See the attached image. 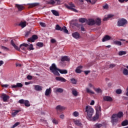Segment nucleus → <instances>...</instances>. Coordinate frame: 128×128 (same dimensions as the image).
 I'll return each mask as SVG.
<instances>
[{
	"mask_svg": "<svg viewBox=\"0 0 128 128\" xmlns=\"http://www.w3.org/2000/svg\"><path fill=\"white\" fill-rule=\"evenodd\" d=\"M11 44L14 46V48L18 50V52H20V49L24 51V54H26V48L28 47V44L23 43L20 45V48H19L14 42V40H11Z\"/></svg>",
	"mask_w": 128,
	"mask_h": 128,
	"instance_id": "obj_1",
	"label": "nucleus"
},
{
	"mask_svg": "<svg viewBox=\"0 0 128 128\" xmlns=\"http://www.w3.org/2000/svg\"><path fill=\"white\" fill-rule=\"evenodd\" d=\"M124 116V113L122 112H119L117 114H114L112 116V122L113 126H114L118 122V118Z\"/></svg>",
	"mask_w": 128,
	"mask_h": 128,
	"instance_id": "obj_2",
	"label": "nucleus"
},
{
	"mask_svg": "<svg viewBox=\"0 0 128 128\" xmlns=\"http://www.w3.org/2000/svg\"><path fill=\"white\" fill-rule=\"evenodd\" d=\"M50 70L54 76H60V74L58 72L59 68L56 67V65L55 64H52V66L50 67Z\"/></svg>",
	"mask_w": 128,
	"mask_h": 128,
	"instance_id": "obj_3",
	"label": "nucleus"
},
{
	"mask_svg": "<svg viewBox=\"0 0 128 128\" xmlns=\"http://www.w3.org/2000/svg\"><path fill=\"white\" fill-rule=\"evenodd\" d=\"M94 108H92L90 106H86L85 108V112L87 114V118L90 119L92 116V114H94Z\"/></svg>",
	"mask_w": 128,
	"mask_h": 128,
	"instance_id": "obj_4",
	"label": "nucleus"
},
{
	"mask_svg": "<svg viewBox=\"0 0 128 128\" xmlns=\"http://www.w3.org/2000/svg\"><path fill=\"white\" fill-rule=\"evenodd\" d=\"M128 24V20L122 18L119 19L118 21L117 26H124L126 24Z\"/></svg>",
	"mask_w": 128,
	"mask_h": 128,
	"instance_id": "obj_5",
	"label": "nucleus"
},
{
	"mask_svg": "<svg viewBox=\"0 0 128 128\" xmlns=\"http://www.w3.org/2000/svg\"><path fill=\"white\" fill-rule=\"evenodd\" d=\"M56 30H60L61 32H65V34H68V29H66V27L63 26L60 27V25L57 24L56 25Z\"/></svg>",
	"mask_w": 128,
	"mask_h": 128,
	"instance_id": "obj_6",
	"label": "nucleus"
},
{
	"mask_svg": "<svg viewBox=\"0 0 128 128\" xmlns=\"http://www.w3.org/2000/svg\"><path fill=\"white\" fill-rule=\"evenodd\" d=\"M66 8H68V10H72V12H78V10H76V8H76V6L72 2H70L69 4L68 5H66Z\"/></svg>",
	"mask_w": 128,
	"mask_h": 128,
	"instance_id": "obj_7",
	"label": "nucleus"
},
{
	"mask_svg": "<svg viewBox=\"0 0 128 128\" xmlns=\"http://www.w3.org/2000/svg\"><path fill=\"white\" fill-rule=\"evenodd\" d=\"M18 102L21 104H24L25 106H30V102L28 100L21 99L18 100Z\"/></svg>",
	"mask_w": 128,
	"mask_h": 128,
	"instance_id": "obj_8",
	"label": "nucleus"
},
{
	"mask_svg": "<svg viewBox=\"0 0 128 128\" xmlns=\"http://www.w3.org/2000/svg\"><path fill=\"white\" fill-rule=\"evenodd\" d=\"M56 109L57 112V114H58L60 112H62V110H66V107L58 105L56 106Z\"/></svg>",
	"mask_w": 128,
	"mask_h": 128,
	"instance_id": "obj_9",
	"label": "nucleus"
},
{
	"mask_svg": "<svg viewBox=\"0 0 128 128\" xmlns=\"http://www.w3.org/2000/svg\"><path fill=\"white\" fill-rule=\"evenodd\" d=\"M36 40H38V36L34 35L32 38H28V42H34Z\"/></svg>",
	"mask_w": 128,
	"mask_h": 128,
	"instance_id": "obj_10",
	"label": "nucleus"
},
{
	"mask_svg": "<svg viewBox=\"0 0 128 128\" xmlns=\"http://www.w3.org/2000/svg\"><path fill=\"white\" fill-rule=\"evenodd\" d=\"M88 26H94V24H96V20L94 19H88Z\"/></svg>",
	"mask_w": 128,
	"mask_h": 128,
	"instance_id": "obj_11",
	"label": "nucleus"
},
{
	"mask_svg": "<svg viewBox=\"0 0 128 128\" xmlns=\"http://www.w3.org/2000/svg\"><path fill=\"white\" fill-rule=\"evenodd\" d=\"M2 96L4 102H8V100H10V96L6 94H2Z\"/></svg>",
	"mask_w": 128,
	"mask_h": 128,
	"instance_id": "obj_12",
	"label": "nucleus"
},
{
	"mask_svg": "<svg viewBox=\"0 0 128 128\" xmlns=\"http://www.w3.org/2000/svg\"><path fill=\"white\" fill-rule=\"evenodd\" d=\"M56 80L58 82H66V80L62 77H56Z\"/></svg>",
	"mask_w": 128,
	"mask_h": 128,
	"instance_id": "obj_13",
	"label": "nucleus"
},
{
	"mask_svg": "<svg viewBox=\"0 0 128 128\" xmlns=\"http://www.w3.org/2000/svg\"><path fill=\"white\" fill-rule=\"evenodd\" d=\"M72 36L74 38H76V40H78V38H80V34L78 32H75L73 34H72Z\"/></svg>",
	"mask_w": 128,
	"mask_h": 128,
	"instance_id": "obj_14",
	"label": "nucleus"
},
{
	"mask_svg": "<svg viewBox=\"0 0 128 128\" xmlns=\"http://www.w3.org/2000/svg\"><path fill=\"white\" fill-rule=\"evenodd\" d=\"M111 38H112L110 37V36L106 35L102 39V42H107L108 40H110Z\"/></svg>",
	"mask_w": 128,
	"mask_h": 128,
	"instance_id": "obj_15",
	"label": "nucleus"
},
{
	"mask_svg": "<svg viewBox=\"0 0 128 128\" xmlns=\"http://www.w3.org/2000/svg\"><path fill=\"white\" fill-rule=\"evenodd\" d=\"M34 90H36L37 92H40V90H42V88L40 86L34 85Z\"/></svg>",
	"mask_w": 128,
	"mask_h": 128,
	"instance_id": "obj_16",
	"label": "nucleus"
},
{
	"mask_svg": "<svg viewBox=\"0 0 128 128\" xmlns=\"http://www.w3.org/2000/svg\"><path fill=\"white\" fill-rule=\"evenodd\" d=\"M50 94H52V88H47L45 92V96H48Z\"/></svg>",
	"mask_w": 128,
	"mask_h": 128,
	"instance_id": "obj_17",
	"label": "nucleus"
},
{
	"mask_svg": "<svg viewBox=\"0 0 128 128\" xmlns=\"http://www.w3.org/2000/svg\"><path fill=\"white\" fill-rule=\"evenodd\" d=\"M113 16H114L113 15L108 14L104 16V18L103 19V20L104 22H106V20H108L110 18H112Z\"/></svg>",
	"mask_w": 128,
	"mask_h": 128,
	"instance_id": "obj_18",
	"label": "nucleus"
},
{
	"mask_svg": "<svg viewBox=\"0 0 128 128\" xmlns=\"http://www.w3.org/2000/svg\"><path fill=\"white\" fill-rule=\"evenodd\" d=\"M64 92V89L62 88H54V92Z\"/></svg>",
	"mask_w": 128,
	"mask_h": 128,
	"instance_id": "obj_19",
	"label": "nucleus"
},
{
	"mask_svg": "<svg viewBox=\"0 0 128 128\" xmlns=\"http://www.w3.org/2000/svg\"><path fill=\"white\" fill-rule=\"evenodd\" d=\"M104 100H106V102H112V98L108 96H104Z\"/></svg>",
	"mask_w": 128,
	"mask_h": 128,
	"instance_id": "obj_20",
	"label": "nucleus"
},
{
	"mask_svg": "<svg viewBox=\"0 0 128 128\" xmlns=\"http://www.w3.org/2000/svg\"><path fill=\"white\" fill-rule=\"evenodd\" d=\"M95 24H96V26H100V24H102V20L100 18H97L95 20Z\"/></svg>",
	"mask_w": 128,
	"mask_h": 128,
	"instance_id": "obj_21",
	"label": "nucleus"
},
{
	"mask_svg": "<svg viewBox=\"0 0 128 128\" xmlns=\"http://www.w3.org/2000/svg\"><path fill=\"white\" fill-rule=\"evenodd\" d=\"M82 66H79L77 67L76 68V74H80V72H82Z\"/></svg>",
	"mask_w": 128,
	"mask_h": 128,
	"instance_id": "obj_22",
	"label": "nucleus"
},
{
	"mask_svg": "<svg viewBox=\"0 0 128 128\" xmlns=\"http://www.w3.org/2000/svg\"><path fill=\"white\" fill-rule=\"evenodd\" d=\"M16 6L18 8L19 12H22L24 10V6L22 5H20L18 4H16Z\"/></svg>",
	"mask_w": 128,
	"mask_h": 128,
	"instance_id": "obj_23",
	"label": "nucleus"
},
{
	"mask_svg": "<svg viewBox=\"0 0 128 128\" xmlns=\"http://www.w3.org/2000/svg\"><path fill=\"white\" fill-rule=\"evenodd\" d=\"M61 62H70V58L67 56H64L62 58Z\"/></svg>",
	"mask_w": 128,
	"mask_h": 128,
	"instance_id": "obj_24",
	"label": "nucleus"
},
{
	"mask_svg": "<svg viewBox=\"0 0 128 128\" xmlns=\"http://www.w3.org/2000/svg\"><path fill=\"white\" fill-rule=\"evenodd\" d=\"M52 14H54V16H60V13H58V12L52 10H51Z\"/></svg>",
	"mask_w": 128,
	"mask_h": 128,
	"instance_id": "obj_25",
	"label": "nucleus"
},
{
	"mask_svg": "<svg viewBox=\"0 0 128 128\" xmlns=\"http://www.w3.org/2000/svg\"><path fill=\"white\" fill-rule=\"evenodd\" d=\"M96 108V114H100V110H101V108L100 106H97L95 107Z\"/></svg>",
	"mask_w": 128,
	"mask_h": 128,
	"instance_id": "obj_26",
	"label": "nucleus"
},
{
	"mask_svg": "<svg viewBox=\"0 0 128 128\" xmlns=\"http://www.w3.org/2000/svg\"><path fill=\"white\" fill-rule=\"evenodd\" d=\"M19 26L22 28H25V26H26V22H22L20 24Z\"/></svg>",
	"mask_w": 128,
	"mask_h": 128,
	"instance_id": "obj_27",
	"label": "nucleus"
},
{
	"mask_svg": "<svg viewBox=\"0 0 128 128\" xmlns=\"http://www.w3.org/2000/svg\"><path fill=\"white\" fill-rule=\"evenodd\" d=\"M58 72H60V74H68V70H60V69H58Z\"/></svg>",
	"mask_w": 128,
	"mask_h": 128,
	"instance_id": "obj_28",
	"label": "nucleus"
},
{
	"mask_svg": "<svg viewBox=\"0 0 128 128\" xmlns=\"http://www.w3.org/2000/svg\"><path fill=\"white\" fill-rule=\"evenodd\" d=\"M72 94L74 96H78V91L74 88L72 89Z\"/></svg>",
	"mask_w": 128,
	"mask_h": 128,
	"instance_id": "obj_29",
	"label": "nucleus"
},
{
	"mask_svg": "<svg viewBox=\"0 0 128 128\" xmlns=\"http://www.w3.org/2000/svg\"><path fill=\"white\" fill-rule=\"evenodd\" d=\"M14 112H12V114L13 116H16L18 112H20V110H14Z\"/></svg>",
	"mask_w": 128,
	"mask_h": 128,
	"instance_id": "obj_30",
	"label": "nucleus"
},
{
	"mask_svg": "<svg viewBox=\"0 0 128 128\" xmlns=\"http://www.w3.org/2000/svg\"><path fill=\"white\" fill-rule=\"evenodd\" d=\"M86 92L88 94H94V92L90 90L88 88H86Z\"/></svg>",
	"mask_w": 128,
	"mask_h": 128,
	"instance_id": "obj_31",
	"label": "nucleus"
},
{
	"mask_svg": "<svg viewBox=\"0 0 128 128\" xmlns=\"http://www.w3.org/2000/svg\"><path fill=\"white\" fill-rule=\"evenodd\" d=\"M128 120H125L122 122V126H128Z\"/></svg>",
	"mask_w": 128,
	"mask_h": 128,
	"instance_id": "obj_32",
	"label": "nucleus"
},
{
	"mask_svg": "<svg viewBox=\"0 0 128 128\" xmlns=\"http://www.w3.org/2000/svg\"><path fill=\"white\" fill-rule=\"evenodd\" d=\"M39 4H40L38 3H33L30 4V8H34L35 6H38Z\"/></svg>",
	"mask_w": 128,
	"mask_h": 128,
	"instance_id": "obj_33",
	"label": "nucleus"
},
{
	"mask_svg": "<svg viewBox=\"0 0 128 128\" xmlns=\"http://www.w3.org/2000/svg\"><path fill=\"white\" fill-rule=\"evenodd\" d=\"M124 76H128V70L126 68H124L122 72Z\"/></svg>",
	"mask_w": 128,
	"mask_h": 128,
	"instance_id": "obj_34",
	"label": "nucleus"
},
{
	"mask_svg": "<svg viewBox=\"0 0 128 128\" xmlns=\"http://www.w3.org/2000/svg\"><path fill=\"white\" fill-rule=\"evenodd\" d=\"M114 44L116 46H122V42L120 41L115 40L114 42Z\"/></svg>",
	"mask_w": 128,
	"mask_h": 128,
	"instance_id": "obj_35",
	"label": "nucleus"
},
{
	"mask_svg": "<svg viewBox=\"0 0 128 128\" xmlns=\"http://www.w3.org/2000/svg\"><path fill=\"white\" fill-rule=\"evenodd\" d=\"M94 90H95V92H96L98 93H101L102 92V89H100V88H94Z\"/></svg>",
	"mask_w": 128,
	"mask_h": 128,
	"instance_id": "obj_36",
	"label": "nucleus"
},
{
	"mask_svg": "<svg viewBox=\"0 0 128 128\" xmlns=\"http://www.w3.org/2000/svg\"><path fill=\"white\" fill-rule=\"evenodd\" d=\"M102 126V124H96L94 126V128H100Z\"/></svg>",
	"mask_w": 128,
	"mask_h": 128,
	"instance_id": "obj_37",
	"label": "nucleus"
},
{
	"mask_svg": "<svg viewBox=\"0 0 128 128\" xmlns=\"http://www.w3.org/2000/svg\"><path fill=\"white\" fill-rule=\"evenodd\" d=\"M126 51H120L118 52L119 56H124V54H126Z\"/></svg>",
	"mask_w": 128,
	"mask_h": 128,
	"instance_id": "obj_38",
	"label": "nucleus"
},
{
	"mask_svg": "<svg viewBox=\"0 0 128 128\" xmlns=\"http://www.w3.org/2000/svg\"><path fill=\"white\" fill-rule=\"evenodd\" d=\"M72 116L75 117L78 116H80V114L78 113V112L75 111L73 112Z\"/></svg>",
	"mask_w": 128,
	"mask_h": 128,
	"instance_id": "obj_39",
	"label": "nucleus"
},
{
	"mask_svg": "<svg viewBox=\"0 0 128 128\" xmlns=\"http://www.w3.org/2000/svg\"><path fill=\"white\" fill-rule=\"evenodd\" d=\"M86 20L84 18H80L79 19L80 22H82V24L86 22Z\"/></svg>",
	"mask_w": 128,
	"mask_h": 128,
	"instance_id": "obj_40",
	"label": "nucleus"
},
{
	"mask_svg": "<svg viewBox=\"0 0 128 128\" xmlns=\"http://www.w3.org/2000/svg\"><path fill=\"white\" fill-rule=\"evenodd\" d=\"M48 4H56V1L54 0H51L50 1L48 2Z\"/></svg>",
	"mask_w": 128,
	"mask_h": 128,
	"instance_id": "obj_41",
	"label": "nucleus"
},
{
	"mask_svg": "<svg viewBox=\"0 0 128 128\" xmlns=\"http://www.w3.org/2000/svg\"><path fill=\"white\" fill-rule=\"evenodd\" d=\"M75 124H76V126H82V123L80 122L78 120H76L74 122Z\"/></svg>",
	"mask_w": 128,
	"mask_h": 128,
	"instance_id": "obj_42",
	"label": "nucleus"
},
{
	"mask_svg": "<svg viewBox=\"0 0 128 128\" xmlns=\"http://www.w3.org/2000/svg\"><path fill=\"white\" fill-rule=\"evenodd\" d=\"M36 46H40V48H42V46H44V43L40 42H38L36 44Z\"/></svg>",
	"mask_w": 128,
	"mask_h": 128,
	"instance_id": "obj_43",
	"label": "nucleus"
},
{
	"mask_svg": "<svg viewBox=\"0 0 128 128\" xmlns=\"http://www.w3.org/2000/svg\"><path fill=\"white\" fill-rule=\"evenodd\" d=\"M70 80H71L72 84H76V80L75 78H71Z\"/></svg>",
	"mask_w": 128,
	"mask_h": 128,
	"instance_id": "obj_44",
	"label": "nucleus"
},
{
	"mask_svg": "<svg viewBox=\"0 0 128 128\" xmlns=\"http://www.w3.org/2000/svg\"><path fill=\"white\" fill-rule=\"evenodd\" d=\"M100 114H98L97 113H96V115L95 116H94L93 118V120H98V115Z\"/></svg>",
	"mask_w": 128,
	"mask_h": 128,
	"instance_id": "obj_45",
	"label": "nucleus"
},
{
	"mask_svg": "<svg viewBox=\"0 0 128 128\" xmlns=\"http://www.w3.org/2000/svg\"><path fill=\"white\" fill-rule=\"evenodd\" d=\"M28 48H29V50H34V46H32V44H28Z\"/></svg>",
	"mask_w": 128,
	"mask_h": 128,
	"instance_id": "obj_46",
	"label": "nucleus"
},
{
	"mask_svg": "<svg viewBox=\"0 0 128 128\" xmlns=\"http://www.w3.org/2000/svg\"><path fill=\"white\" fill-rule=\"evenodd\" d=\"M52 122L54 124H58V122L56 119H53Z\"/></svg>",
	"mask_w": 128,
	"mask_h": 128,
	"instance_id": "obj_47",
	"label": "nucleus"
},
{
	"mask_svg": "<svg viewBox=\"0 0 128 128\" xmlns=\"http://www.w3.org/2000/svg\"><path fill=\"white\" fill-rule=\"evenodd\" d=\"M20 122H16L13 125V126L12 127V128H16V126H18V124H20Z\"/></svg>",
	"mask_w": 128,
	"mask_h": 128,
	"instance_id": "obj_48",
	"label": "nucleus"
},
{
	"mask_svg": "<svg viewBox=\"0 0 128 128\" xmlns=\"http://www.w3.org/2000/svg\"><path fill=\"white\" fill-rule=\"evenodd\" d=\"M116 94H122V90L118 89L116 90Z\"/></svg>",
	"mask_w": 128,
	"mask_h": 128,
	"instance_id": "obj_49",
	"label": "nucleus"
},
{
	"mask_svg": "<svg viewBox=\"0 0 128 128\" xmlns=\"http://www.w3.org/2000/svg\"><path fill=\"white\" fill-rule=\"evenodd\" d=\"M17 88H22V83H17L16 84Z\"/></svg>",
	"mask_w": 128,
	"mask_h": 128,
	"instance_id": "obj_50",
	"label": "nucleus"
},
{
	"mask_svg": "<svg viewBox=\"0 0 128 128\" xmlns=\"http://www.w3.org/2000/svg\"><path fill=\"white\" fill-rule=\"evenodd\" d=\"M40 26H42L43 28L46 27V24H44V22H40Z\"/></svg>",
	"mask_w": 128,
	"mask_h": 128,
	"instance_id": "obj_51",
	"label": "nucleus"
},
{
	"mask_svg": "<svg viewBox=\"0 0 128 128\" xmlns=\"http://www.w3.org/2000/svg\"><path fill=\"white\" fill-rule=\"evenodd\" d=\"M2 50H8V48L6 46H2Z\"/></svg>",
	"mask_w": 128,
	"mask_h": 128,
	"instance_id": "obj_52",
	"label": "nucleus"
},
{
	"mask_svg": "<svg viewBox=\"0 0 128 128\" xmlns=\"http://www.w3.org/2000/svg\"><path fill=\"white\" fill-rule=\"evenodd\" d=\"M60 118H61L62 120H64V114H61L60 116Z\"/></svg>",
	"mask_w": 128,
	"mask_h": 128,
	"instance_id": "obj_53",
	"label": "nucleus"
},
{
	"mask_svg": "<svg viewBox=\"0 0 128 128\" xmlns=\"http://www.w3.org/2000/svg\"><path fill=\"white\" fill-rule=\"evenodd\" d=\"M27 78L29 80H32V76L28 75L27 76Z\"/></svg>",
	"mask_w": 128,
	"mask_h": 128,
	"instance_id": "obj_54",
	"label": "nucleus"
},
{
	"mask_svg": "<svg viewBox=\"0 0 128 128\" xmlns=\"http://www.w3.org/2000/svg\"><path fill=\"white\" fill-rule=\"evenodd\" d=\"M114 66H116V64H110L109 68H114Z\"/></svg>",
	"mask_w": 128,
	"mask_h": 128,
	"instance_id": "obj_55",
	"label": "nucleus"
},
{
	"mask_svg": "<svg viewBox=\"0 0 128 128\" xmlns=\"http://www.w3.org/2000/svg\"><path fill=\"white\" fill-rule=\"evenodd\" d=\"M88 86H89V88H93L94 90V85H92V84L90 83Z\"/></svg>",
	"mask_w": 128,
	"mask_h": 128,
	"instance_id": "obj_56",
	"label": "nucleus"
},
{
	"mask_svg": "<svg viewBox=\"0 0 128 128\" xmlns=\"http://www.w3.org/2000/svg\"><path fill=\"white\" fill-rule=\"evenodd\" d=\"M30 32H26V34H25V36L26 38H28V34H30Z\"/></svg>",
	"mask_w": 128,
	"mask_h": 128,
	"instance_id": "obj_57",
	"label": "nucleus"
},
{
	"mask_svg": "<svg viewBox=\"0 0 128 128\" xmlns=\"http://www.w3.org/2000/svg\"><path fill=\"white\" fill-rule=\"evenodd\" d=\"M50 42L52 44H54L56 42V40L54 38H52L50 40Z\"/></svg>",
	"mask_w": 128,
	"mask_h": 128,
	"instance_id": "obj_58",
	"label": "nucleus"
},
{
	"mask_svg": "<svg viewBox=\"0 0 128 128\" xmlns=\"http://www.w3.org/2000/svg\"><path fill=\"white\" fill-rule=\"evenodd\" d=\"M103 8H108V4L104 5L103 6Z\"/></svg>",
	"mask_w": 128,
	"mask_h": 128,
	"instance_id": "obj_59",
	"label": "nucleus"
},
{
	"mask_svg": "<svg viewBox=\"0 0 128 128\" xmlns=\"http://www.w3.org/2000/svg\"><path fill=\"white\" fill-rule=\"evenodd\" d=\"M90 106H94V100H92L91 102L90 103Z\"/></svg>",
	"mask_w": 128,
	"mask_h": 128,
	"instance_id": "obj_60",
	"label": "nucleus"
},
{
	"mask_svg": "<svg viewBox=\"0 0 128 128\" xmlns=\"http://www.w3.org/2000/svg\"><path fill=\"white\" fill-rule=\"evenodd\" d=\"M96 0H92V4H96Z\"/></svg>",
	"mask_w": 128,
	"mask_h": 128,
	"instance_id": "obj_61",
	"label": "nucleus"
},
{
	"mask_svg": "<svg viewBox=\"0 0 128 128\" xmlns=\"http://www.w3.org/2000/svg\"><path fill=\"white\" fill-rule=\"evenodd\" d=\"M8 85L6 84L2 85V88H8Z\"/></svg>",
	"mask_w": 128,
	"mask_h": 128,
	"instance_id": "obj_62",
	"label": "nucleus"
},
{
	"mask_svg": "<svg viewBox=\"0 0 128 128\" xmlns=\"http://www.w3.org/2000/svg\"><path fill=\"white\" fill-rule=\"evenodd\" d=\"M16 66H22V64H18V63H16Z\"/></svg>",
	"mask_w": 128,
	"mask_h": 128,
	"instance_id": "obj_63",
	"label": "nucleus"
},
{
	"mask_svg": "<svg viewBox=\"0 0 128 128\" xmlns=\"http://www.w3.org/2000/svg\"><path fill=\"white\" fill-rule=\"evenodd\" d=\"M126 90V96H128V86L127 87Z\"/></svg>",
	"mask_w": 128,
	"mask_h": 128,
	"instance_id": "obj_64",
	"label": "nucleus"
}]
</instances>
